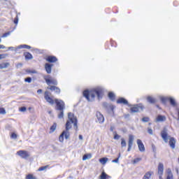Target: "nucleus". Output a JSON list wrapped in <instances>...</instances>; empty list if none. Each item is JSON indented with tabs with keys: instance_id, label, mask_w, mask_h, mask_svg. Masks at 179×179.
<instances>
[{
	"instance_id": "obj_59",
	"label": "nucleus",
	"mask_w": 179,
	"mask_h": 179,
	"mask_svg": "<svg viewBox=\"0 0 179 179\" xmlns=\"http://www.w3.org/2000/svg\"><path fill=\"white\" fill-rule=\"evenodd\" d=\"M120 157H121V153H119L118 157H117V159H120Z\"/></svg>"
},
{
	"instance_id": "obj_2",
	"label": "nucleus",
	"mask_w": 179,
	"mask_h": 179,
	"mask_svg": "<svg viewBox=\"0 0 179 179\" xmlns=\"http://www.w3.org/2000/svg\"><path fill=\"white\" fill-rule=\"evenodd\" d=\"M161 136L162 139L167 143L169 142V146L171 148V149H176V143L177 142V140L174 137H171L169 136V134L167 133V129L166 128H164V129L161 131Z\"/></svg>"
},
{
	"instance_id": "obj_64",
	"label": "nucleus",
	"mask_w": 179,
	"mask_h": 179,
	"mask_svg": "<svg viewBox=\"0 0 179 179\" xmlns=\"http://www.w3.org/2000/svg\"><path fill=\"white\" fill-rule=\"evenodd\" d=\"M178 179H179V176H178Z\"/></svg>"
},
{
	"instance_id": "obj_25",
	"label": "nucleus",
	"mask_w": 179,
	"mask_h": 179,
	"mask_svg": "<svg viewBox=\"0 0 179 179\" xmlns=\"http://www.w3.org/2000/svg\"><path fill=\"white\" fill-rule=\"evenodd\" d=\"M10 64L9 62L6 63H1L0 64V69H6V68H8V66H10Z\"/></svg>"
},
{
	"instance_id": "obj_11",
	"label": "nucleus",
	"mask_w": 179,
	"mask_h": 179,
	"mask_svg": "<svg viewBox=\"0 0 179 179\" xmlns=\"http://www.w3.org/2000/svg\"><path fill=\"white\" fill-rule=\"evenodd\" d=\"M64 136L65 138V139H69V131H63L62 133L60 134L59 137V142H64Z\"/></svg>"
},
{
	"instance_id": "obj_20",
	"label": "nucleus",
	"mask_w": 179,
	"mask_h": 179,
	"mask_svg": "<svg viewBox=\"0 0 179 179\" xmlns=\"http://www.w3.org/2000/svg\"><path fill=\"white\" fill-rule=\"evenodd\" d=\"M108 97L110 100V101H115V94L114 92H109L108 94Z\"/></svg>"
},
{
	"instance_id": "obj_16",
	"label": "nucleus",
	"mask_w": 179,
	"mask_h": 179,
	"mask_svg": "<svg viewBox=\"0 0 179 179\" xmlns=\"http://www.w3.org/2000/svg\"><path fill=\"white\" fill-rule=\"evenodd\" d=\"M164 171V165L163 163L159 162L158 164V174L159 176H163V173Z\"/></svg>"
},
{
	"instance_id": "obj_45",
	"label": "nucleus",
	"mask_w": 179,
	"mask_h": 179,
	"mask_svg": "<svg viewBox=\"0 0 179 179\" xmlns=\"http://www.w3.org/2000/svg\"><path fill=\"white\" fill-rule=\"evenodd\" d=\"M18 22H19V17H17V15H16L15 18L14 19V23L15 24H17Z\"/></svg>"
},
{
	"instance_id": "obj_23",
	"label": "nucleus",
	"mask_w": 179,
	"mask_h": 179,
	"mask_svg": "<svg viewBox=\"0 0 179 179\" xmlns=\"http://www.w3.org/2000/svg\"><path fill=\"white\" fill-rule=\"evenodd\" d=\"M152 174H153V172L152 171L146 172L143 177V179H150V178L152 177Z\"/></svg>"
},
{
	"instance_id": "obj_32",
	"label": "nucleus",
	"mask_w": 179,
	"mask_h": 179,
	"mask_svg": "<svg viewBox=\"0 0 179 179\" xmlns=\"http://www.w3.org/2000/svg\"><path fill=\"white\" fill-rule=\"evenodd\" d=\"M108 177V175H107V173H106L105 172H102L100 176L101 179H107Z\"/></svg>"
},
{
	"instance_id": "obj_29",
	"label": "nucleus",
	"mask_w": 179,
	"mask_h": 179,
	"mask_svg": "<svg viewBox=\"0 0 179 179\" xmlns=\"http://www.w3.org/2000/svg\"><path fill=\"white\" fill-rule=\"evenodd\" d=\"M121 147L127 148V141H125V138H121Z\"/></svg>"
},
{
	"instance_id": "obj_18",
	"label": "nucleus",
	"mask_w": 179,
	"mask_h": 179,
	"mask_svg": "<svg viewBox=\"0 0 179 179\" xmlns=\"http://www.w3.org/2000/svg\"><path fill=\"white\" fill-rule=\"evenodd\" d=\"M46 61L48 62H50V64H52L54 62H57V61H58V59L55 56H48L46 57Z\"/></svg>"
},
{
	"instance_id": "obj_43",
	"label": "nucleus",
	"mask_w": 179,
	"mask_h": 179,
	"mask_svg": "<svg viewBox=\"0 0 179 179\" xmlns=\"http://www.w3.org/2000/svg\"><path fill=\"white\" fill-rule=\"evenodd\" d=\"M6 57H8V55L1 54V55H0V59H3L6 58Z\"/></svg>"
},
{
	"instance_id": "obj_28",
	"label": "nucleus",
	"mask_w": 179,
	"mask_h": 179,
	"mask_svg": "<svg viewBox=\"0 0 179 179\" xmlns=\"http://www.w3.org/2000/svg\"><path fill=\"white\" fill-rule=\"evenodd\" d=\"M71 122L67 121L66 123V130L65 131L69 132V129H71Z\"/></svg>"
},
{
	"instance_id": "obj_1",
	"label": "nucleus",
	"mask_w": 179,
	"mask_h": 179,
	"mask_svg": "<svg viewBox=\"0 0 179 179\" xmlns=\"http://www.w3.org/2000/svg\"><path fill=\"white\" fill-rule=\"evenodd\" d=\"M104 90L101 87H97L89 91L86 90L83 92V94L85 99H87V101H91L92 100H94V97H96V94L98 99H101L103 97V93ZM90 96L92 100H90Z\"/></svg>"
},
{
	"instance_id": "obj_36",
	"label": "nucleus",
	"mask_w": 179,
	"mask_h": 179,
	"mask_svg": "<svg viewBox=\"0 0 179 179\" xmlns=\"http://www.w3.org/2000/svg\"><path fill=\"white\" fill-rule=\"evenodd\" d=\"M166 179H173V173H171V171H169V174L166 177Z\"/></svg>"
},
{
	"instance_id": "obj_31",
	"label": "nucleus",
	"mask_w": 179,
	"mask_h": 179,
	"mask_svg": "<svg viewBox=\"0 0 179 179\" xmlns=\"http://www.w3.org/2000/svg\"><path fill=\"white\" fill-rule=\"evenodd\" d=\"M19 48H26L27 50H30L31 48V46L29 45H21L18 47Z\"/></svg>"
},
{
	"instance_id": "obj_38",
	"label": "nucleus",
	"mask_w": 179,
	"mask_h": 179,
	"mask_svg": "<svg viewBox=\"0 0 179 179\" xmlns=\"http://www.w3.org/2000/svg\"><path fill=\"white\" fill-rule=\"evenodd\" d=\"M142 160V158H136L134 159L133 163L134 164H136V163H139Z\"/></svg>"
},
{
	"instance_id": "obj_51",
	"label": "nucleus",
	"mask_w": 179,
	"mask_h": 179,
	"mask_svg": "<svg viewBox=\"0 0 179 179\" xmlns=\"http://www.w3.org/2000/svg\"><path fill=\"white\" fill-rule=\"evenodd\" d=\"M37 93H38V94H41L43 93V90H41V89L38 90Z\"/></svg>"
},
{
	"instance_id": "obj_39",
	"label": "nucleus",
	"mask_w": 179,
	"mask_h": 179,
	"mask_svg": "<svg viewBox=\"0 0 179 179\" xmlns=\"http://www.w3.org/2000/svg\"><path fill=\"white\" fill-rule=\"evenodd\" d=\"M24 82L27 83H31V77H27L24 79Z\"/></svg>"
},
{
	"instance_id": "obj_14",
	"label": "nucleus",
	"mask_w": 179,
	"mask_h": 179,
	"mask_svg": "<svg viewBox=\"0 0 179 179\" xmlns=\"http://www.w3.org/2000/svg\"><path fill=\"white\" fill-rule=\"evenodd\" d=\"M48 89L49 90H51V92H55V93H57V94H59L61 93V89L55 85H51L50 87H48Z\"/></svg>"
},
{
	"instance_id": "obj_13",
	"label": "nucleus",
	"mask_w": 179,
	"mask_h": 179,
	"mask_svg": "<svg viewBox=\"0 0 179 179\" xmlns=\"http://www.w3.org/2000/svg\"><path fill=\"white\" fill-rule=\"evenodd\" d=\"M49 94L50 93L48 92V91H45L44 97L48 103H50V104L52 105L54 104V99H52V98H51Z\"/></svg>"
},
{
	"instance_id": "obj_17",
	"label": "nucleus",
	"mask_w": 179,
	"mask_h": 179,
	"mask_svg": "<svg viewBox=\"0 0 179 179\" xmlns=\"http://www.w3.org/2000/svg\"><path fill=\"white\" fill-rule=\"evenodd\" d=\"M53 66L54 65L52 64H49V63L45 64V71L47 72V73H51V71H52Z\"/></svg>"
},
{
	"instance_id": "obj_40",
	"label": "nucleus",
	"mask_w": 179,
	"mask_h": 179,
	"mask_svg": "<svg viewBox=\"0 0 179 179\" xmlns=\"http://www.w3.org/2000/svg\"><path fill=\"white\" fill-rule=\"evenodd\" d=\"M0 114L5 115L6 114V110L3 108H0Z\"/></svg>"
},
{
	"instance_id": "obj_33",
	"label": "nucleus",
	"mask_w": 179,
	"mask_h": 179,
	"mask_svg": "<svg viewBox=\"0 0 179 179\" xmlns=\"http://www.w3.org/2000/svg\"><path fill=\"white\" fill-rule=\"evenodd\" d=\"M60 111L59 113L58 114V118L61 120L62 118H64V110H59Z\"/></svg>"
},
{
	"instance_id": "obj_34",
	"label": "nucleus",
	"mask_w": 179,
	"mask_h": 179,
	"mask_svg": "<svg viewBox=\"0 0 179 179\" xmlns=\"http://www.w3.org/2000/svg\"><path fill=\"white\" fill-rule=\"evenodd\" d=\"M47 169H48V165L40 167L38 171H44V170H47Z\"/></svg>"
},
{
	"instance_id": "obj_58",
	"label": "nucleus",
	"mask_w": 179,
	"mask_h": 179,
	"mask_svg": "<svg viewBox=\"0 0 179 179\" xmlns=\"http://www.w3.org/2000/svg\"><path fill=\"white\" fill-rule=\"evenodd\" d=\"M8 50H13V47H8Z\"/></svg>"
},
{
	"instance_id": "obj_48",
	"label": "nucleus",
	"mask_w": 179,
	"mask_h": 179,
	"mask_svg": "<svg viewBox=\"0 0 179 179\" xmlns=\"http://www.w3.org/2000/svg\"><path fill=\"white\" fill-rule=\"evenodd\" d=\"M148 132L150 134V135H153V130L150 128L148 129Z\"/></svg>"
},
{
	"instance_id": "obj_41",
	"label": "nucleus",
	"mask_w": 179,
	"mask_h": 179,
	"mask_svg": "<svg viewBox=\"0 0 179 179\" xmlns=\"http://www.w3.org/2000/svg\"><path fill=\"white\" fill-rule=\"evenodd\" d=\"M10 138H11L12 139H16V138H17V134H15V133H12V134H11V136H10Z\"/></svg>"
},
{
	"instance_id": "obj_37",
	"label": "nucleus",
	"mask_w": 179,
	"mask_h": 179,
	"mask_svg": "<svg viewBox=\"0 0 179 179\" xmlns=\"http://www.w3.org/2000/svg\"><path fill=\"white\" fill-rule=\"evenodd\" d=\"M26 179H37V178H36L31 174H28L26 177Z\"/></svg>"
},
{
	"instance_id": "obj_3",
	"label": "nucleus",
	"mask_w": 179,
	"mask_h": 179,
	"mask_svg": "<svg viewBox=\"0 0 179 179\" xmlns=\"http://www.w3.org/2000/svg\"><path fill=\"white\" fill-rule=\"evenodd\" d=\"M68 118L71 121V124H73L74 129L78 131V119L75 117L72 113H68Z\"/></svg>"
},
{
	"instance_id": "obj_57",
	"label": "nucleus",
	"mask_w": 179,
	"mask_h": 179,
	"mask_svg": "<svg viewBox=\"0 0 179 179\" xmlns=\"http://www.w3.org/2000/svg\"><path fill=\"white\" fill-rule=\"evenodd\" d=\"M110 131L113 132V131H114V128L113 127H110Z\"/></svg>"
},
{
	"instance_id": "obj_4",
	"label": "nucleus",
	"mask_w": 179,
	"mask_h": 179,
	"mask_svg": "<svg viewBox=\"0 0 179 179\" xmlns=\"http://www.w3.org/2000/svg\"><path fill=\"white\" fill-rule=\"evenodd\" d=\"M43 78L48 86H50V85H54L55 86H57V85H58V81L52 78L50 75L45 76Z\"/></svg>"
},
{
	"instance_id": "obj_35",
	"label": "nucleus",
	"mask_w": 179,
	"mask_h": 179,
	"mask_svg": "<svg viewBox=\"0 0 179 179\" xmlns=\"http://www.w3.org/2000/svg\"><path fill=\"white\" fill-rule=\"evenodd\" d=\"M141 121L143 122H149V121H150V118H149L148 117H144L141 119Z\"/></svg>"
},
{
	"instance_id": "obj_6",
	"label": "nucleus",
	"mask_w": 179,
	"mask_h": 179,
	"mask_svg": "<svg viewBox=\"0 0 179 179\" xmlns=\"http://www.w3.org/2000/svg\"><path fill=\"white\" fill-rule=\"evenodd\" d=\"M143 108H145V107H143V105H142V103H138L136 105H132L131 108H130V111L131 113H139L140 110L141 111H143Z\"/></svg>"
},
{
	"instance_id": "obj_9",
	"label": "nucleus",
	"mask_w": 179,
	"mask_h": 179,
	"mask_svg": "<svg viewBox=\"0 0 179 179\" xmlns=\"http://www.w3.org/2000/svg\"><path fill=\"white\" fill-rule=\"evenodd\" d=\"M116 103L117 104H124V106H127L128 107H132V104H129V102H128V100H127L124 97L119 98Z\"/></svg>"
},
{
	"instance_id": "obj_19",
	"label": "nucleus",
	"mask_w": 179,
	"mask_h": 179,
	"mask_svg": "<svg viewBox=\"0 0 179 179\" xmlns=\"http://www.w3.org/2000/svg\"><path fill=\"white\" fill-rule=\"evenodd\" d=\"M164 121H166V116L159 115L156 118L155 122H163Z\"/></svg>"
},
{
	"instance_id": "obj_30",
	"label": "nucleus",
	"mask_w": 179,
	"mask_h": 179,
	"mask_svg": "<svg viewBox=\"0 0 179 179\" xmlns=\"http://www.w3.org/2000/svg\"><path fill=\"white\" fill-rule=\"evenodd\" d=\"M50 132H54L57 129V123H54L50 128Z\"/></svg>"
},
{
	"instance_id": "obj_49",
	"label": "nucleus",
	"mask_w": 179,
	"mask_h": 179,
	"mask_svg": "<svg viewBox=\"0 0 179 179\" xmlns=\"http://www.w3.org/2000/svg\"><path fill=\"white\" fill-rule=\"evenodd\" d=\"M119 162L120 159L118 158L112 160V163H119Z\"/></svg>"
},
{
	"instance_id": "obj_55",
	"label": "nucleus",
	"mask_w": 179,
	"mask_h": 179,
	"mask_svg": "<svg viewBox=\"0 0 179 179\" xmlns=\"http://www.w3.org/2000/svg\"><path fill=\"white\" fill-rule=\"evenodd\" d=\"M31 73H37V71L36 70L31 71Z\"/></svg>"
},
{
	"instance_id": "obj_44",
	"label": "nucleus",
	"mask_w": 179,
	"mask_h": 179,
	"mask_svg": "<svg viewBox=\"0 0 179 179\" xmlns=\"http://www.w3.org/2000/svg\"><path fill=\"white\" fill-rule=\"evenodd\" d=\"M26 110H27V108L25 106H22L21 108H20V111H21L22 113H24Z\"/></svg>"
},
{
	"instance_id": "obj_54",
	"label": "nucleus",
	"mask_w": 179,
	"mask_h": 179,
	"mask_svg": "<svg viewBox=\"0 0 179 179\" xmlns=\"http://www.w3.org/2000/svg\"><path fill=\"white\" fill-rule=\"evenodd\" d=\"M78 138L80 141L83 140V136L82 135H79Z\"/></svg>"
},
{
	"instance_id": "obj_27",
	"label": "nucleus",
	"mask_w": 179,
	"mask_h": 179,
	"mask_svg": "<svg viewBox=\"0 0 179 179\" xmlns=\"http://www.w3.org/2000/svg\"><path fill=\"white\" fill-rule=\"evenodd\" d=\"M169 97H164V96L161 97L160 100H161L162 104H166L167 103V101H169Z\"/></svg>"
},
{
	"instance_id": "obj_56",
	"label": "nucleus",
	"mask_w": 179,
	"mask_h": 179,
	"mask_svg": "<svg viewBox=\"0 0 179 179\" xmlns=\"http://www.w3.org/2000/svg\"><path fill=\"white\" fill-rule=\"evenodd\" d=\"M26 72H27V73H31V70H27Z\"/></svg>"
},
{
	"instance_id": "obj_15",
	"label": "nucleus",
	"mask_w": 179,
	"mask_h": 179,
	"mask_svg": "<svg viewBox=\"0 0 179 179\" xmlns=\"http://www.w3.org/2000/svg\"><path fill=\"white\" fill-rule=\"evenodd\" d=\"M137 145L140 152H145V145H143V143H142L141 139L137 140Z\"/></svg>"
},
{
	"instance_id": "obj_7",
	"label": "nucleus",
	"mask_w": 179,
	"mask_h": 179,
	"mask_svg": "<svg viewBox=\"0 0 179 179\" xmlns=\"http://www.w3.org/2000/svg\"><path fill=\"white\" fill-rule=\"evenodd\" d=\"M17 155H18V156H20L22 159H27L29 157H30V153L27 150H19L17 152Z\"/></svg>"
},
{
	"instance_id": "obj_21",
	"label": "nucleus",
	"mask_w": 179,
	"mask_h": 179,
	"mask_svg": "<svg viewBox=\"0 0 179 179\" xmlns=\"http://www.w3.org/2000/svg\"><path fill=\"white\" fill-rule=\"evenodd\" d=\"M168 101H169L171 106H172V107H176L177 106V103H176V99H173L171 97H169Z\"/></svg>"
},
{
	"instance_id": "obj_47",
	"label": "nucleus",
	"mask_w": 179,
	"mask_h": 179,
	"mask_svg": "<svg viewBox=\"0 0 179 179\" xmlns=\"http://www.w3.org/2000/svg\"><path fill=\"white\" fill-rule=\"evenodd\" d=\"M10 34V31L6 32L3 34L2 37H8Z\"/></svg>"
},
{
	"instance_id": "obj_42",
	"label": "nucleus",
	"mask_w": 179,
	"mask_h": 179,
	"mask_svg": "<svg viewBox=\"0 0 179 179\" xmlns=\"http://www.w3.org/2000/svg\"><path fill=\"white\" fill-rule=\"evenodd\" d=\"M121 138V136H120L119 134H115L114 135L113 139H115V141H118V139H120Z\"/></svg>"
},
{
	"instance_id": "obj_24",
	"label": "nucleus",
	"mask_w": 179,
	"mask_h": 179,
	"mask_svg": "<svg viewBox=\"0 0 179 179\" xmlns=\"http://www.w3.org/2000/svg\"><path fill=\"white\" fill-rule=\"evenodd\" d=\"M147 101L150 103V104H155L156 103V99L150 96L147 97Z\"/></svg>"
},
{
	"instance_id": "obj_5",
	"label": "nucleus",
	"mask_w": 179,
	"mask_h": 179,
	"mask_svg": "<svg viewBox=\"0 0 179 179\" xmlns=\"http://www.w3.org/2000/svg\"><path fill=\"white\" fill-rule=\"evenodd\" d=\"M55 103L56 104L55 110L57 111L65 110V102H64V101L61 99H55Z\"/></svg>"
},
{
	"instance_id": "obj_46",
	"label": "nucleus",
	"mask_w": 179,
	"mask_h": 179,
	"mask_svg": "<svg viewBox=\"0 0 179 179\" xmlns=\"http://www.w3.org/2000/svg\"><path fill=\"white\" fill-rule=\"evenodd\" d=\"M87 159H90V157H89V155H84L83 157V160H87Z\"/></svg>"
},
{
	"instance_id": "obj_10",
	"label": "nucleus",
	"mask_w": 179,
	"mask_h": 179,
	"mask_svg": "<svg viewBox=\"0 0 179 179\" xmlns=\"http://www.w3.org/2000/svg\"><path fill=\"white\" fill-rule=\"evenodd\" d=\"M134 139H135V137L134 136V135L132 134L129 135L127 152H131V150L132 149V146L134 145Z\"/></svg>"
},
{
	"instance_id": "obj_61",
	"label": "nucleus",
	"mask_w": 179,
	"mask_h": 179,
	"mask_svg": "<svg viewBox=\"0 0 179 179\" xmlns=\"http://www.w3.org/2000/svg\"><path fill=\"white\" fill-rule=\"evenodd\" d=\"M152 124V123H149V125H151Z\"/></svg>"
},
{
	"instance_id": "obj_22",
	"label": "nucleus",
	"mask_w": 179,
	"mask_h": 179,
	"mask_svg": "<svg viewBox=\"0 0 179 179\" xmlns=\"http://www.w3.org/2000/svg\"><path fill=\"white\" fill-rule=\"evenodd\" d=\"M24 57H25V59H33V55L29 52H24Z\"/></svg>"
},
{
	"instance_id": "obj_63",
	"label": "nucleus",
	"mask_w": 179,
	"mask_h": 179,
	"mask_svg": "<svg viewBox=\"0 0 179 179\" xmlns=\"http://www.w3.org/2000/svg\"><path fill=\"white\" fill-rule=\"evenodd\" d=\"M157 107H158V108H159V106H157Z\"/></svg>"
},
{
	"instance_id": "obj_62",
	"label": "nucleus",
	"mask_w": 179,
	"mask_h": 179,
	"mask_svg": "<svg viewBox=\"0 0 179 179\" xmlns=\"http://www.w3.org/2000/svg\"><path fill=\"white\" fill-rule=\"evenodd\" d=\"M177 173H178V170H177Z\"/></svg>"
},
{
	"instance_id": "obj_26",
	"label": "nucleus",
	"mask_w": 179,
	"mask_h": 179,
	"mask_svg": "<svg viewBox=\"0 0 179 179\" xmlns=\"http://www.w3.org/2000/svg\"><path fill=\"white\" fill-rule=\"evenodd\" d=\"M107 162H108V158H107V157H102V158L99 159V162L103 165L106 164V163H107Z\"/></svg>"
},
{
	"instance_id": "obj_52",
	"label": "nucleus",
	"mask_w": 179,
	"mask_h": 179,
	"mask_svg": "<svg viewBox=\"0 0 179 179\" xmlns=\"http://www.w3.org/2000/svg\"><path fill=\"white\" fill-rule=\"evenodd\" d=\"M19 66H23V64H22V63H18V64H17V68H19Z\"/></svg>"
},
{
	"instance_id": "obj_53",
	"label": "nucleus",
	"mask_w": 179,
	"mask_h": 179,
	"mask_svg": "<svg viewBox=\"0 0 179 179\" xmlns=\"http://www.w3.org/2000/svg\"><path fill=\"white\" fill-rule=\"evenodd\" d=\"M1 48L4 50V48H6V47H5V45H0V50H1Z\"/></svg>"
},
{
	"instance_id": "obj_50",
	"label": "nucleus",
	"mask_w": 179,
	"mask_h": 179,
	"mask_svg": "<svg viewBox=\"0 0 179 179\" xmlns=\"http://www.w3.org/2000/svg\"><path fill=\"white\" fill-rule=\"evenodd\" d=\"M152 149L153 152H156V146L155 145V144L152 145Z\"/></svg>"
},
{
	"instance_id": "obj_60",
	"label": "nucleus",
	"mask_w": 179,
	"mask_h": 179,
	"mask_svg": "<svg viewBox=\"0 0 179 179\" xmlns=\"http://www.w3.org/2000/svg\"><path fill=\"white\" fill-rule=\"evenodd\" d=\"M1 41H2V39H1V38H0V43H1Z\"/></svg>"
},
{
	"instance_id": "obj_8",
	"label": "nucleus",
	"mask_w": 179,
	"mask_h": 179,
	"mask_svg": "<svg viewBox=\"0 0 179 179\" xmlns=\"http://www.w3.org/2000/svg\"><path fill=\"white\" fill-rule=\"evenodd\" d=\"M102 106L106 108L108 113H114V108H115V106H114L113 104L103 102Z\"/></svg>"
},
{
	"instance_id": "obj_12",
	"label": "nucleus",
	"mask_w": 179,
	"mask_h": 179,
	"mask_svg": "<svg viewBox=\"0 0 179 179\" xmlns=\"http://www.w3.org/2000/svg\"><path fill=\"white\" fill-rule=\"evenodd\" d=\"M96 122H99V124H103L104 122V116L103 115V114H101V113L96 112Z\"/></svg>"
}]
</instances>
